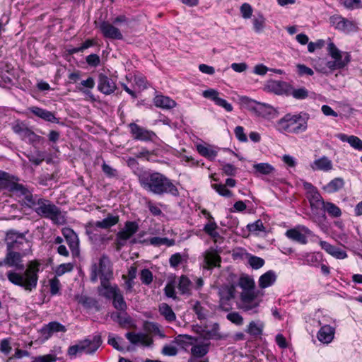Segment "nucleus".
<instances>
[{"label":"nucleus","instance_id":"1","mask_svg":"<svg viewBox=\"0 0 362 362\" xmlns=\"http://www.w3.org/2000/svg\"><path fill=\"white\" fill-rule=\"evenodd\" d=\"M141 186L146 190L156 194L170 193L177 196L179 191L176 186L163 174L158 172H145L140 177Z\"/></svg>","mask_w":362,"mask_h":362},{"label":"nucleus","instance_id":"2","mask_svg":"<svg viewBox=\"0 0 362 362\" xmlns=\"http://www.w3.org/2000/svg\"><path fill=\"white\" fill-rule=\"evenodd\" d=\"M26 205L41 217L49 218L54 223H61V210L51 201L37 196H29Z\"/></svg>","mask_w":362,"mask_h":362},{"label":"nucleus","instance_id":"3","mask_svg":"<svg viewBox=\"0 0 362 362\" xmlns=\"http://www.w3.org/2000/svg\"><path fill=\"white\" fill-rule=\"evenodd\" d=\"M308 117H303L301 113L297 115L286 114L277 122V129L280 132L292 134L304 132L308 127Z\"/></svg>","mask_w":362,"mask_h":362},{"label":"nucleus","instance_id":"4","mask_svg":"<svg viewBox=\"0 0 362 362\" xmlns=\"http://www.w3.org/2000/svg\"><path fill=\"white\" fill-rule=\"evenodd\" d=\"M38 271L37 265L30 264L23 274L8 272L7 276L8 279L13 284L23 287L26 290L31 291L37 286Z\"/></svg>","mask_w":362,"mask_h":362},{"label":"nucleus","instance_id":"5","mask_svg":"<svg viewBox=\"0 0 362 362\" xmlns=\"http://www.w3.org/2000/svg\"><path fill=\"white\" fill-rule=\"evenodd\" d=\"M98 277L105 285L107 281H110L113 278V269L112 262L106 255H103L98 261L91 267L90 281L96 282Z\"/></svg>","mask_w":362,"mask_h":362},{"label":"nucleus","instance_id":"6","mask_svg":"<svg viewBox=\"0 0 362 362\" xmlns=\"http://www.w3.org/2000/svg\"><path fill=\"white\" fill-rule=\"evenodd\" d=\"M101 343L102 341L100 336L95 335L92 339H85L79 341L77 344L69 346L67 351V354L71 358L83 353L91 354L99 348Z\"/></svg>","mask_w":362,"mask_h":362},{"label":"nucleus","instance_id":"7","mask_svg":"<svg viewBox=\"0 0 362 362\" xmlns=\"http://www.w3.org/2000/svg\"><path fill=\"white\" fill-rule=\"evenodd\" d=\"M7 250L18 251L26 255L30 249V243L25 238L23 233L10 231L6 235Z\"/></svg>","mask_w":362,"mask_h":362},{"label":"nucleus","instance_id":"8","mask_svg":"<svg viewBox=\"0 0 362 362\" xmlns=\"http://www.w3.org/2000/svg\"><path fill=\"white\" fill-rule=\"evenodd\" d=\"M260 301L254 291H243L238 308L250 315H254L259 312Z\"/></svg>","mask_w":362,"mask_h":362},{"label":"nucleus","instance_id":"9","mask_svg":"<svg viewBox=\"0 0 362 362\" xmlns=\"http://www.w3.org/2000/svg\"><path fill=\"white\" fill-rule=\"evenodd\" d=\"M139 230V225L135 221H127L123 229L116 234L115 245L117 250H120L127 241Z\"/></svg>","mask_w":362,"mask_h":362},{"label":"nucleus","instance_id":"10","mask_svg":"<svg viewBox=\"0 0 362 362\" xmlns=\"http://www.w3.org/2000/svg\"><path fill=\"white\" fill-rule=\"evenodd\" d=\"M285 235L293 242L305 245L308 243L307 235H313V232L303 225H298L293 228L287 230Z\"/></svg>","mask_w":362,"mask_h":362},{"label":"nucleus","instance_id":"11","mask_svg":"<svg viewBox=\"0 0 362 362\" xmlns=\"http://www.w3.org/2000/svg\"><path fill=\"white\" fill-rule=\"evenodd\" d=\"M235 293V286L233 284L225 285L218 288L219 308L228 311L232 307L230 300L234 298Z\"/></svg>","mask_w":362,"mask_h":362},{"label":"nucleus","instance_id":"12","mask_svg":"<svg viewBox=\"0 0 362 362\" xmlns=\"http://www.w3.org/2000/svg\"><path fill=\"white\" fill-rule=\"evenodd\" d=\"M329 23L336 29L344 33L354 32L357 30L355 23L339 15H334L329 18Z\"/></svg>","mask_w":362,"mask_h":362},{"label":"nucleus","instance_id":"13","mask_svg":"<svg viewBox=\"0 0 362 362\" xmlns=\"http://www.w3.org/2000/svg\"><path fill=\"white\" fill-rule=\"evenodd\" d=\"M86 234L88 235L89 240L93 244L104 243L106 240H110L111 237L107 238L105 235L99 233L100 226H95V221H90L85 226Z\"/></svg>","mask_w":362,"mask_h":362},{"label":"nucleus","instance_id":"14","mask_svg":"<svg viewBox=\"0 0 362 362\" xmlns=\"http://www.w3.org/2000/svg\"><path fill=\"white\" fill-rule=\"evenodd\" d=\"M290 85L286 81L271 80L266 84L265 89L276 95L289 96Z\"/></svg>","mask_w":362,"mask_h":362},{"label":"nucleus","instance_id":"15","mask_svg":"<svg viewBox=\"0 0 362 362\" xmlns=\"http://www.w3.org/2000/svg\"><path fill=\"white\" fill-rule=\"evenodd\" d=\"M117 88L115 81L104 74H100L98 79V89L105 95H110Z\"/></svg>","mask_w":362,"mask_h":362},{"label":"nucleus","instance_id":"16","mask_svg":"<svg viewBox=\"0 0 362 362\" xmlns=\"http://www.w3.org/2000/svg\"><path fill=\"white\" fill-rule=\"evenodd\" d=\"M100 30L103 35V36L106 38L112 39V40H122L123 35L120 32L119 29L116 28L114 24L107 22L103 21L100 23Z\"/></svg>","mask_w":362,"mask_h":362},{"label":"nucleus","instance_id":"17","mask_svg":"<svg viewBox=\"0 0 362 362\" xmlns=\"http://www.w3.org/2000/svg\"><path fill=\"white\" fill-rule=\"evenodd\" d=\"M8 252L5 257L6 265L8 267H14L16 269L23 270L25 267L22 263V257L25 255H23L18 251L7 250Z\"/></svg>","mask_w":362,"mask_h":362},{"label":"nucleus","instance_id":"18","mask_svg":"<svg viewBox=\"0 0 362 362\" xmlns=\"http://www.w3.org/2000/svg\"><path fill=\"white\" fill-rule=\"evenodd\" d=\"M131 133L134 138L137 140L150 141L155 136V134L149 130H147L135 123L129 124Z\"/></svg>","mask_w":362,"mask_h":362},{"label":"nucleus","instance_id":"19","mask_svg":"<svg viewBox=\"0 0 362 362\" xmlns=\"http://www.w3.org/2000/svg\"><path fill=\"white\" fill-rule=\"evenodd\" d=\"M126 338L134 345L141 344L143 346H148L153 343L152 339L146 334L139 332L135 333L129 332L125 334Z\"/></svg>","mask_w":362,"mask_h":362},{"label":"nucleus","instance_id":"20","mask_svg":"<svg viewBox=\"0 0 362 362\" xmlns=\"http://www.w3.org/2000/svg\"><path fill=\"white\" fill-rule=\"evenodd\" d=\"M17 179H16L13 176H10L7 187L5 189H8L12 192L19 193L21 195L25 197V204L28 202V199L29 196H33L28 191L27 188H25L23 185L16 182Z\"/></svg>","mask_w":362,"mask_h":362},{"label":"nucleus","instance_id":"21","mask_svg":"<svg viewBox=\"0 0 362 362\" xmlns=\"http://www.w3.org/2000/svg\"><path fill=\"white\" fill-rule=\"evenodd\" d=\"M308 199L313 213L319 216L325 206L326 202L323 200L318 191L314 192L313 194L308 195Z\"/></svg>","mask_w":362,"mask_h":362},{"label":"nucleus","instance_id":"22","mask_svg":"<svg viewBox=\"0 0 362 362\" xmlns=\"http://www.w3.org/2000/svg\"><path fill=\"white\" fill-rule=\"evenodd\" d=\"M63 235L73 255L78 254L79 240L76 233L71 229H65L63 230Z\"/></svg>","mask_w":362,"mask_h":362},{"label":"nucleus","instance_id":"23","mask_svg":"<svg viewBox=\"0 0 362 362\" xmlns=\"http://www.w3.org/2000/svg\"><path fill=\"white\" fill-rule=\"evenodd\" d=\"M203 284L204 281L202 278L192 277V279H190L182 275V295L189 294L192 288L199 289Z\"/></svg>","mask_w":362,"mask_h":362},{"label":"nucleus","instance_id":"24","mask_svg":"<svg viewBox=\"0 0 362 362\" xmlns=\"http://www.w3.org/2000/svg\"><path fill=\"white\" fill-rule=\"evenodd\" d=\"M28 110L35 116L47 122L58 123L59 119L57 118L54 115L47 110L40 108L37 106H33L28 108Z\"/></svg>","mask_w":362,"mask_h":362},{"label":"nucleus","instance_id":"25","mask_svg":"<svg viewBox=\"0 0 362 362\" xmlns=\"http://www.w3.org/2000/svg\"><path fill=\"white\" fill-rule=\"evenodd\" d=\"M334 328L330 325L322 326L317 332V337L318 340L324 344L330 343L334 337Z\"/></svg>","mask_w":362,"mask_h":362},{"label":"nucleus","instance_id":"26","mask_svg":"<svg viewBox=\"0 0 362 362\" xmlns=\"http://www.w3.org/2000/svg\"><path fill=\"white\" fill-rule=\"evenodd\" d=\"M321 247L325 250L328 254L331 255L337 259H343L347 257V254L344 250H341L329 243L323 240L320 241Z\"/></svg>","mask_w":362,"mask_h":362},{"label":"nucleus","instance_id":"27","mask_svg":"<svg viewBox=\"0 0 362 362\" xmlns=\"http://www.w3.org/2000/svg\"><path fill=\"white\" fill-rule=\"evenodd\" d=\"M66 331V327L57 322H51L49 324L45 325L41 329L42 335L46 339L49 338L54 332H65Z\"/></svg>","mask_w":362,"mask_h":362},{"label":"nucleus","instance_id":"28","mask_svg":"<svg viewBox=\"0 0 362 362\" xmlns=\"http://www.w3.org/2000/svg\"><path fill=\"white\" fill-rule=\"evenodd\" d=\"M310 167L313 170L329 171L332 169L333 165L330 159L324 156L316 159L310 164Z\"/></svg>","mask_w":362,"mask_h":362},{"label":"nucleus","instance_id":"29","mask_svg":"<svg viewBox=\"0 0 362 362\" xmlns=\"http://www.w3.org/2000/svg\"><path fill=\"white\" fill-rule=\"evenodd\" d=\"M204 262L209 269L215 267H219L221 262V257L216 250L211 249L205 252Z\"/></svg>","mask_w":362,"mask_h":362},{"label":"nucleus","instance_id":"30","mask_svg":"<svg viewBox=\"0 0 362 362\" xmlns=\"http://www.w3.org/2000/svg\"><path fill=\"white\" fill-rule=\"evenodd\" d=\"M275 109L267 103L259 102L257 106V110L255 114L257 116L262 117L264 118H269L275 115Z\"/></svg>","mask_w":362,"mask_h":362},{"label":"nucleus","instance_id":"31","mask_svg":"<svg viewBox=\"0 0 362 362\" xmlns=\"http://www.w3.org/2000/svg\"><path fill=\"white\" fill-rule=\"evenodd\" d=\"M109 281H107L105 285L100 281V286L98 287L100 294L108 299L113 298L119 291L117 286H110Z\"/></svg>","mask_w":362,"mask_h":362},{"label":"nucleus","instance_id":"32","mask_svg":"<svg viewBox=\"0 0 362 362\" xmlns=\"http://www.w3.org/2000/svg\"><path fill=\"white\" fill-rule=\"evenodd\" d=\"M276 280V273L273 270H269L260 276L259 279V286L265 288L273 285Z\"/></svg>","mask_w":362,"mask_h":362},{"label":"nucleus","instance_id":"33","mask_svg":"<svg viewBox=\"0 0 362 362\" xmlns=\"http://www.w3.org/2000/svg\"><path fill=\"white\" fill-rule=\"evenodd\" d=\"M325 212H327L329 216L337 218L341 215V209L334 204L327 202L320 212L319 216H321L324 219L325 218Z\"/></svg>","mask_w":362,"mask_h":362},{"label":"nucleus","instance_id":"34","mask_svg":"<svg viewBox=\"0 0 362 362\" xmlns=\"http://www.w3.org/2000/svg\"><path fill=\"white\" fill-rule=\"evenodd\" d=\"M119 222V216L108 214L107 217L101 221H95V226L102 229H109Z\"/></svg>","mask_w":362,"mask_h":362},{"label":"nucleus","instance_id":"35","mask_svg":"<svg viewBox=\"0 0 362 362\" xmlns=\"http://www.w3.org/2000/svg\"><path fill=\"white\" fill-rule=\"evenodd\" d=\"M339 139L344 142H348L352 147L356 149H362V141L356 136H347L344 134H338L336 136Z\"/></svg>","mask_w":362,"mask_h":362},{"label":"nucleus","instance_id":"36","mask_svg":"<svg viewBox=\"0 0 362 362\" xmlns=\"http://www.w3.org/2000/svg\"><path fill=\"white\" fill-rule=\"evenodd\" d=\"M197 150L201 156L208 158L210 160H214L217 156V151L211 146H206L202 144H197Z\"/></svg>","mask_w":362,"mask_h":362},{"label":"nucleus","instance_id":"37","mask_svg":"<svg viewBox=\"0 0 362 362\" xmlns=\"http://www.w3.org/2000/svg\"><path fill=\"white\" fill-rule=\"evenodd\" d=\"M154 104L156 107L163 109H170L175 105V102L168 97L157 95L154 98Z\"/></svg>","mask_w":362,"mask_h":362},{"label":"nucleus","instance_id":"38","mask_svg":"<svg viewBox=\"0 0 362 362\" xmlns=\"http://www.w3.org/2000/svg\"><path fill=\"white\" fill-rule=\"evenodd\" d=\"M344 185L342 178L337 177L331 180L327 185L323 187V189L328 193H334L339 191Z\"/></svg>","mask_w":362,"mask_h":362},{"label":"nucleus","instance_id":"39","mask_svg":"<svg viewBox=\"0 0 362 362\" xmlns=\"http://www.w3.org/2000/svg\"><path fill=\"white\" fill-rule=\"evenodd\" d=\"M143 243L146 245H151L153 246L167 245L171 246L174 245V240L167 238L153 237L148 240H144Z\"/></svg>","mask_w":362,"mask_h":362},{"label":"nucleus","instance_id":"40","mask_svg":"<svg viewBox=\"0 0 362 362\" xmlns=\"http://www.w3.org/2000/svg\"><path fill=\"white\" fill-rule=\"evenodd\" d=\"M264 325L262 322L252 321L248 325L245 329V332L250 334L251 336L257 337L262 334Z\"/></svg>","mask_w":362,"mask_h":362},{"label":"nucleus","instance_id":"41","mask_svg":"<svg viewBox=\"0 0 362 362\" xmlns=\"http://www.w3.org/2000/svg\"><path fill=\"white\" fill-rule=\"evenodd\" d=\"M209 344L193 345L191 348L192 356L199 358L204 356L209 352Z\"/></svg>","mask_w":362,"mask_h":362},{"label":"nucleus","instance_id":"42","mask_svg":"<svg viewBox=\"0 0 362 362\" xmlns=\"http://www.w3.org/2000/svg\"><path fill=\"white\" fill-rule=\"evenodd\" d=\"M204 338L215 340L224 339V337L219 332V325L214 323L209 329L205 332Z\"/></svg>","mask_w":362,"mask_h":362},{"label":"nucleus","instance_id":"43","mask_svg":"<svg viewBox=\"0 0 362 362\" xmlns=\"http://www.w3.org/2000/svg\"><path fill=\"white\" fill-rule=\"evenodd\" d=\"M289 89V95H292L296 100H304L309 95V91L305 87L294 88L290 85Z\"/></svg>","mask_w":362,"mask_h":362},{"label":"nucleus","instance_id":"44","mask_svg":"<svg viewBox=\"0 0 362 362\" xmlns=\"http://www.w3.org/2000/svg\"><path fill=\"white\" fill-rule=\"evenodd\" d=\"M239 100L242 106L255 114V111L257 110V106L259 103L258 101L250 98L247 96H241L240 97Z\"/></svg>","mask_w":362,"mask_h":362},{"label":"nucleus","instance_id":"45","mask_svg":"<svg viewBox=\"0 0 362 362\" xmlns=\"http://www.w3.org/2000/svg\"><path fill=\"white\" fill-rule=\"evenodd\" d=\"M255 173L269 175L274 171V168L267 163H257L253 165Z\"/></svg>","mask_w":362,"mask_h":362},{"label":"nucleus","instance_id":"46","mask_svg":"<svg viewBox=\"0 0 362 362\" xmlns=\"http://www.w3.org/2000/svg\"><path fill=\"white\" fill-rule=\"evenodd\" d=\"M160 313L165 317V318L169 321H173L175 320V315L171 308L166 303H161L159 305Z\"/></svg>","mask_w":362,"mask_h":362},{"label":"nucleus","instance_id":"47","mask_svg":"<svg viewBox=\"0 0 362 362\" xmlns=\"http://www.w3.org/2000/svg\"><path fill=\"white\" fill-rule=\"evenodd\" d=\"M238 286L243 289V291H253L255 283L251 278L244 276L239 279Z\"/></svg>","mask_w":362,"mask_h":362},{"label":"nucleus","instance_id":"48","mask_svg":"<svg viewBox=\"0 0 362 362\" xmlns=\"http://www.w3.org/2000/svg\"><path fill=\"white\" fill-rule=\"evenodd\" d=\"M112 299V303L115 308L120 311H124L126 310L127 304L120 291H119V293Z\"/></svg>","mask_w":362,"mask_h":362},{"label":"nucleus","instance_id":"49","mask_svg":"<svg viewBox=\"0 0 362 362\" xmlns=\"http://www.w3.org/2000/svg\"><path fill=\"white\" fill-rule=\"evenodd\" d=\"M228 320L238 326L243 325L244 319L238 312H231L226 315Z\"/></svg>","mask_w":362,"mask_h":362},{"label":"nucleus","instance_id":"50","mask_svg":"<svg viewBox=\"0 0 362 362\" xmlns=\"http://www.w3.org/2000/svg\"><path fill=\"white\" fill-rule=\"evenodd\" d=\"M27 157L31 163L35 165H40L45 160V154L41 151H36L34 153L27 155Z\"/></svg>","mask_w":362,"mask_h":362},{"label":"nucleus","instance_id":"51","mask_svg":"<svg viewBox=\"0 0 362 362\" xmlns=\"http://www.w3.org/2000/svg\"><path fill=\"white\" fill-rule=\"evenodd\" d=\"M21 136L23 139H28L30 142H35L39 139V136L28 127L21 129Z\"/></svg>","mask_w":362,"mask_h":362},{"label":"nucleus","instance_id":"52","mask_svg":"<svg viewBox=\"0 0 362 362\" xmlns=\"http://www.w3.org/2000/svg\"><path fill=\"white\" fill-rule=\"evenodd\" d=\"M248 263L254 269H258L264 266V260L257 256L252 255L248 259Z\"/></svg>","mask_w":362,"mask_h":362},{"label":"nucleus","instance_id":"53","mask_svg":"<svg viewBox=\"0 0 362 362\" xmlns=\"http://www.w3.org/2000/svg\"><path fill=\"white\" fill-rule=\"evenodd\" d=\"M213 189H214L220 195L226 197H230L232 195L231 191L226 188L225 185L222 184H213L211 185Z\"/></svg>","mask_w":362,"mask_h":362},{"label":"nucleus","instance_id":"54","mask_svg":"<svg viewBox=\"0 0 362 362\" xmlns=\"http://www.w3.org/2000/svg\"><path fill=\"white\" fill-rule=\"evenodd\" d=\"M74 269V266L71 263H64L61 264L57 267L55 270V274L57 276H62L66 272H71Z\"/></svg>","mask_w":362,"mask_h":362},{"label":"nucleus","instance_id":"55","mask_svg":"<svg viewBox=\"0 0 362 362\" xmlns=\"http://www.w3.org/2000/svg\"><path fill=\"white\" fill-rule=\"evenodd\" d=\"M122 341V339L120 337H114L111 334H109L108 335V344L118 351L124 350V348L120 345V342Z\"/></svg>","mask_w":362,"mask_h":362},{"label":"nucleus","instance_id":"56","mask_svg":"<svg viewBox=\"0 0 362 362\" xmlns=\"http://www.w3.org/2000/svg\"><path fill=\"white\" fill-rule=\"evenodd\" d=\"M140 279L143 284L149 285L153 281V274L147 269H143L141 272Z\"/></svg>","mask_w":362,"mask_h":362},{"label":"nucleus","instance_id":"57","mask_svg":"<svg viewBox=\"0 0 362 362\" xmlns=\"http://www.w3.org/2000/svg\"><path fill=\"white\" fill-rule=\"evenodd\" d=\"M193 310L199 320L205 319L206 317V310L201 306L200 303L196 301L193 305Z\"/></svg>","mask_w":362,"mask_h":362},{"label":"nucleus","instance_id":"58","mask_svg":"<svg viewBox=\"0 0 362 362\" xmlns=\"http://www.w3.org/2000/svg\"><path fill=\"white\" fill-rule=\"evenodd\" d=\"M265 20L262 16H259L257 18L253 19V25L255 32L259 33L262 30L264 26Z\"/></svg>","mask_w":362,"mask_h":362},{"label":"nucleus","instance_id":"59","mask_svg":"<svg viewBox=\"0 0 362 362\" xmlns=\"http://www.w3.org/2000/svg\"><path fill=\"white\" fill-rule=\"evenodd\" d=\"M247 228L250 232L264 231V227L261 220H257L252 223L247 225Z\"/></svg>","mask_w":362,"mask_h":362},{"label":"nucleus","instance_id":"60","mask_svg":"<svg viewBox=\"0 0 362 362\" xmlns=\"http://www.w3.org/2000/svg\"><path fill=\"white\" fill-rule=\"evenodd\" d=\"M297 71L299 76H302L304 75L312 76L314 72L312 69L308 67L304 64H298L296 65Z\"/></svg>","mask_w":362,"mask_h":362},{"label":"nucleus","instance_id":"61","mask_svg":"<svg viewBox=\"0 0 362 362\" xmlns=\"http://www.w3.org/2000/svg\"><path fill=\"white\" fill-rule=\"evenodd\" d=\"M50 293L52 295L58 293L60 289V281L57 277L49 280Z\"/></svg>","mask_w":362,"mask_h":362},{"label":"nucleus","instance_id":"62","mask_svg":"<svg viewBox=\"0 0 362 362\" xmlns=\"http://www.w3.org/2000/svg\"><path fill=\"white\" fill-rule=\"evenodd\" d=\"M57 357L52 354H47L35 357L32 362H54Z\"/></svg>","mask_w":362,"mask_h":362},{"label":"nucleus","instance_id":"63","mask_svg":"<svg viewBox=\"0 0 362 362\" xmlns=\"http://www.w3.org/2000/svg\"><path fill=\"white\" fill-rule=\"evenodd\" d=\"M223 173L228 176H234L237 172V168L230 163H226L222 166Z\"/></svg>","mask_w":362,"mask_h":362},{"label":"nucleus","instance_id":"64","mask_svg":"<svg viewBox=\"0 0 362 362\" xmlns=\"http://www.w3.org/2000/svg\"><path fill=\"white\" fill-rule=\"evenodd\" d=\"M218 92L214 89L210 88L203 92V96L206 98L212 100L214 103L218 99Z\"/></svg>","mask_w":362,"mask_h":362}]
</instances>
